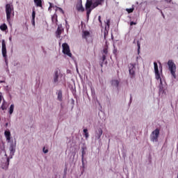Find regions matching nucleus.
Masks as SVG:
<instances>
[{"label": "nucleus", "instance_id": "nucleus-1", "mask_svg": "<svg viewBox=\"0 0 178 178\" xmlns=\"http://www.w3.org/2000/svg\"><path fill=\"white\" fill-rule=\"evenodd\" d=\"M154 66L156 79L159 80L160 82L159 91L160 92H162V91H163V86H162V78L161 77V73H159V70L158 69V63H156V62H154Z\"/></svg>", "mask_w": 178, "mask_h": 178}, {"label": "nucleus", "instance_id": "nucleus-2", "mask_svg": "<svg viewBox=\"0 0 178 178\" xmlns=\"http://www.w3.org/2000/svg\"><path fill=\"white\" fill-rule=\"evenodd\" d=\"M13 6L9 3L6 5V15L7 22L10 23V17H12V13H13Z\"/></svg>", "mask_w": 178, "mask_h": 178}, {"label": "nucleus", "instance_id": "nucleus-3", "mask_svg": "<svg viewBox=\"0 0 178 178\" xmlns=\"http://www.w3.org/2000/svg\"><path fill=\"white\" fill-rule=\"evenodd\" d=\"M13 155H15V149L13 148V147H12L10 149V156L7 157V160H6L7 163H3L1 165V168L4 169V170H7L8 168L9 167V162L10 159H12Z\"/></svg>", "mask_w": 178, "mask_h": 178}, {"label": "nucleus", "instance_id": "nucleus-4", "mask_svg": "<svg viewBox=\"0 0 178 178\" xmlns=\"http://www.w3.org/2000/svg\"><path fill=\"white\" fill-rule=\"evenodd\" d=\"M168 65L172 76L174 77V79H176V64H175L173 60H169Z\"/></svg>", "mask_w": 178, "mask_h": 178}, {"label": "nucleus", "instance_id": "nucleus-5", "mask_svg": "<svg viewBox=\"0 0 178 178\" xmlns=\"http://www.w3.org/2000/svg\"><path fill=\"white\" fill-rule=\"evenodd\" d=\"M87 19H90V14L92 10V0H87L86 3Z\"/></svg>", "mask_w": 178, "mask_h": 178}, {"label": "nucleus", "instance_id": "nucleus-6", "mask_svg": "<svg viewBox=\"0 0 178 178\" xmlns=\"http://www.w3.org/2000/svg\"><path fill=\"white\" fill-rule=\"evenodd\" d=\"M158 138H159V129H156L154 131H153L150 135V140L153 143L158 142Z\"/></svg>", "mask_w": 178, "mask_h": 178}, {"label": "nucleus", "instance_id": "nucleus-7", "mask_svg": "<svg viewBox=\"0 0 178 178\" xmlns=\"http://www.w3.org/2000/svg\"><path fill=\"white\" fill-rule=\"evenodd\" d=\"M63 47V54L64 55H67L70 58H72V54L70 53V47H69V44L67 43H63L62 44Z\"/></svg>", "mask_w": 178, "mask_h": 178}, {"label": "nucleus", "instance_id": "nucleus-8", "mask_svg": "<svg viewBox=\"0 0 178 178\" xmlns=\"http://www.w3.org/2000/svg\"><path fill=\"white\" fill-rule=\"evenodd\" d=\"M129 72L131 77L133 79L136 76V64L130 63L129 65Z\"/></svg>", "mask_w": 178, "mask_h": 178}, {"label": "nucleus", "instance_id": "nucleus-9", "mask_svg": "<svg viewBox=\"0 0 178 178\" xmlns=\"http://www.w3.org/2000/svg\"><path fill=\"white\" fill-rule=\"evenodd\" d=\"M103 56L102 57V63H100L101 67H102V65L104 63V62H105V60H106V55H108V46H106L104 49H103Z\"/></svg>", "mask_w": 178, "mask_h": 178}, {"label": "nucleus", "instance_id": "nucleus-10", "mask_svg": "<svg viewBox=\"0 0 178 178\" xmlns=\"http://www.w3.org/2000/svg\"><path fill=\"white\" fill-rule=\"evenodd\" d=\"M103 133L104 131H102V128L97 129V130L95 131V138H97V140H99Z\"/></svg>", "mask_w": 178, "mask_h": 178}, {"label": "nucleus", "instance_id": "nucleus-11", "mask_svg": "<svg viewBox=\"0 0 178 178\" xmlns=\"http://www.w3.org/2000/svg\"><path fill=\"white\" fill-rule=\"evenodd\" d=\"M62 33H63V28L60 27V26H58L56 34L57 35V38H60V34H62Z\"/></svg>", "mask_w": 178, "mask_h": 178}, {"label": "nucleus", "instance_id": "nucleus-12", "mask_svg": "<svg viewBox=\"0 0 178 178\" xmlns=\"http://www.w3.org/2000/svg\"><path fill=\"white\" fill-rule=\"evenodd\" d=\"M90 34L88 31H83V33H82V38H83L84 40H86V41H87V38H88V37H90Z\"/></svg>", "mask_w": 178, "mask_h": 178}, {"label": "nucleus", "instance_id": "nucleus-13", "mask_svg": "<svg viewBox=\"0 0 178 178\" xmlns=\"http://www.w3.org/2000/svg\"><path fill=\"white\" fill-rule=\"evenodd\" d=\"M76 9L78 12H84V7H83L82 3L77 4L76 6Z\"/></svg>", "mask_w": 178, "mask_h": 178}, {"label": "nucleus", "instance_id": "nucleus-14", "mask_svg": "<svg viewBox=\"0 0 178 178\" xmlns=\"http://www.w3.org/2000/svg\"><path fill=\"white\" fill-rule=\"evenodd\" d=\"M5 137L7 141H10V131H5L4 132Z\"/></svg>", "mask_w": 178, "mask_h": 178}, {"label": "nucleus", "instance_id": "nucleus-15", "mask_svg": "<svg viewBox=\"0 0 178 178\" xmlns=\"http://www.w3.org/2000/svg\"><path fill=\"white\" fill-rule=\"evenodd\" d=\"M34 3H35L38 8H42V0H34Z\"/></svg>", "mask_w": 178, "mask_h": 178}, {"label": "nucleus", "instance_id": "nucleus-16", "mask_svg": "<svg viewBox=\"0 0 178 178\" xmlns=\"http://www.w3.org/2000/svg\"><path fill=\"white\" fill-rule=\"evenodd\" d=\"M51 21H52V23H54V24H58V15H56V14H54L51 17Z\"/></svg>", "mask_w": 178, "mask_h": 178}, {"label": "nucleus", "instance_id": "nucleus-17", "mask_svg": "<svg viewBox=\"0 0 178 178\" xmlns=\"http://www.w3.org/2000/svg\"><path fill=\"white\" fill-rule=\"evenodd\" d=\"M58 97H57V99H58L60 101V102H62V98H63V95H62V90H58L56 92Z\"/></svg>", "mask_w": 178, "mask_h": 178}, {"label": "nucleus", "instance_id": "nucleus-18", "mask_svg": "<svg viewBox=\"0 0 178 178\" xmlns=\"http://www.w3.org/2000/svg\"><path fill=\"white\" fill-rule=\"evenodd\" d=\"M58 80H59V75H58V71H56L54 74V83H58Z\"/></svg>", "mask_w": 178, "mask_h": 178}, {"label": "nucleus", "instance_id": "nucleus-19", "mask_svg": "<svg viewBox=\"0 0 178 178\" xmlns=\"http://www.w3.org/2000/svg\"><path fill=\"white\" fill-rule=\"evenodd\" d=\"M32 22H33V24L35 25V10H33L32 12Z\"/></svg>", "mask_w": 178, "mask_h": 178}, {"label": "nucleus", "instance_id": "nucleus-20", "mask_svg": "<svg viewBox=\"0 0 178 178\" xmlns=\"http://www.w3.org/2000/svg\"><path fill=\"white\" fill-rule=\"evenodd\" d=\"M0 29L1 31H6V30H8V26H6V24H3L0 26Z\"/></svg>", "mask_w": 178, "mask_h": 178}, {"label": "nucleus", "instance_id": "nucleus-21", "mask_svg": "<svg viewBox=\"0 0 178 178\" xmlns=\"http://www.w3.org/2000/svg\"><path fill=\"white\" fill-rule=\"evenodd\" d=\"M1 51H2V55L3 58L6 59V58H8V56L6 55V49H1Z\"/></svg>", "mask_w": 178, "mask_h": 178}, {"label": "nucleus", "instance_id": "nucleus-22", "mask_svg": "<svg viewBox=\"0 0 178 178\" xmlns=\"http://www.w3.org/2000/svg\"><path fill=\"white\" fill-rule=\"evenodd\" d=\"M14 110H15V104H11L9 108L10 115H12V113H13Z\"/></svg>", "mask_w": 178, "mask_h": 178}, {"label": "nucleus", "instance_id": "nucleus-23", "mask_svg": "<svg viewBox=\"0 0 178 178\" xmlns=\"http://www.w3.org/2000/svg\"><path fill=\"white\" fill-rule=\"evenodd\" d=\"M112 85L115 86V87H119V81L118 80H113Z\"/></svg>", "mask_w": 178, "mask_h": 178}, {"label": "nucleus", "instance_id": "nucleus-24", "mask_svg": "<svg viewBox=\"0 0 178 178\" xmlns=\"http://www.w3.org/2000/svg\"><path fill=\"white\" fill-rule=\"evenodd\" d=\"M83 133H84V136H85L86 138H88L89 136H90L88 134V129H83Z\"/></svg>", "mask_w": 178, "mask_h": 178}, {"label": "nucleus", "instance_id": "nucleus-25", "mask_svg": "<svg viewBox=\"0 0 178 178\" xmlns=\"http://www.w3.org/2000/svg\"><path fill=\"white\" fill-rule=\"evenodd\" d=\"M126 10L128 13H133V12H134V5L132 6L131 8H127Z\"/></svg>", "mask_w": 178, "mask_h": 178}, {"label": "nucleus", "instance_id": "nucleus-26", "mask_svg": "<svg viewBox=\"0 0 178 178\" xmlns=\"http://www.w3.org/2000/svg\"><path fill=\"white\" fill-rule=\"evenodd\" d=\"M1 109L2 111H6V109H8V106H6V103H5V102L1 105Z\"/></svg>", "mask_w": 178, "mask_h": 178}, {"label": "nucleus", "instance_id": "nucleus-27", "mask_svg": "<svg viewBox=\"0 0 178 178\" xmlns=\"http://www.w3.org/2000/svg\"><path fill=\"white\" fill-rule=\"evenodd\" d=\"M81 157H82V159H84V155H86V150L84 149V147H82V152H81Z\"/></svg>", "mask_w": 178, "mask_h": 178}, {"label": "nucleus", "instance_id": "nucleus-28", "mask_svg": "<svg viewBox=\"0 0 178 178\" xmlns=\"http://www.w3.org/2000/svg\"><path fill=\"white\" fill-rule=\"evenodd\" d=\"M2 49H6V43L5 42V40H2Z\"/></svg>", "mask_w": 178, "mask_h": 178}, {"label": "nucleus", "instance_id": "nucleus-29", "mask_svg": "<svg viewBox=\"0 0 178 178\" xmlns=\"http://www.w3.org/2000/svg\"><path fill=\"white\" fill-rule=\"evenodd\" d=\"M105 30L106 31L104 33V40H106V37L108 35V31H106V27L105 28Z\"/></svg>", "mask_w": 178, "mask_h": 178}, {"label": "nucleus", "instance_id": "nucleus-30", "mask_svg": "<svg viewBox=\"0 0 178 178\" xmlns=\"http://www.w3.org/2000/svg\"><path fill=\"white\" fill-rule=\"evenodd\" d=\"M106 25L107 26L108 29H109V27L111 26V20L110 19L106 20Z\"/></svg>", "mask_w": 178, "mask_h": 178}, {"label": "nucleus", "instance_id": "nucleus-31", "mask_svg": "<svg viewBox=\"0 0 178 178\" xmlns=\"http://www.w3.org/2000/svg\"><path fill=\"white\" fill-rule=\"evenodd\" d=\"M43 152L44 154H48V149H45V147H43Z\"/></svg>", "mask_w": 178, "mask_h": 178}, {"label": "nucleus", "instance_id": "nucleus-32", "mask_svg": "<svg viewBox=\"0 0 178 178\" xmlns=\"http://www.w3.org/2000/svg\"><path fill=\"white\" fill-rule=\"evenodd\" d=\"M136 24H137V23L134 22H130V26H134Z\"/></svg>", "mask_w": 178, "mask_h": 178}, {"label": "nucleus", "instance_id": "nucleus-33", "mask_svg": "<svg viewBox=\"0 0 178 178\" xmlns=\"http://www.w3.org/2000/svg\"><path fill=\"white\" fill-rule=\"evenodd\" d=\"M60 12H61V13H65V11H63V10L61 8H58Z\"/></svg>", "mask_w": 178, "mask_h": 178}, {"label": "nucleus", "instance_id": "nucleus-34", "mask_svg": "<svg viewBox=\"0 0 178 178\" xmlns=\"http://www.w3.org/2000/svg\"><path fill=\"white\" fill-rule=\"evenodd\" d=\"M165 2H167L168 3H170L172 2V0H165Z\"/></svg>", "mask_w": 178, "mask_h": 178}, {"label": "nucleus", "instance_id": "nucleus-35", "mask_svg": "<svg viewBox=\"0 0 178 178\" xmlns=\"http://www.w3.org/2000/svg\"><path fill=\"white\" fill-rule=\"evenodd\" d=\"M98 20H99V23H102V22L101 21V16L98 17Z\"/></svg>", "mask_w": 178, "mask_h": 178}, {"label": "nucleus", "instance_id": "nucleus-36", "mask_svg": "<svg viewBox=\"0 0 178 178\" xmlns=\"http://www.w3.org/2000/svg\"><path fill=\"white\" fill-rule=\"evenodd\" d=\"M49 9H51V8H52V3H49Z\"/></svg>", "mask_w": 178, "mask_h": 178}, {"label": "nucleus", "instance_id": "nucleus-37", "mask_svg": "<svg viewBox=\"0 0 178 178\" xmlns=\"http://www.w3.org/2000/svg\"><path fill=\"white\" fill-rule=\"evenodd\" d=\"M137 45H138V51H139L140 50V42H138Z\"/></svg>", "mask_w": 178, "mask_h": 178}, {"label": "nucleus", "instance_id": "nucleus-38", "mask_svg": "<svg viewBox=\"0 0 178 178\" xmlns=\"http://www.w3.org/2000/svg\"><path fill=\"white\" fill-rule=\"evenodd\" d=\"M1 101H2V96L0 95V104H1Z\"/></svg>", "mask_w": 178, "mask_h": 178}, {"label": "nucleus", "instance_id": "nucleus-39", "mask_svg": "<svg viewBox=\"0 0 178 178\" xmlns=\"http://www.w3.org/2000/svg\"><path fill=\"white\" fill-rule=\"evenodd\" d=\"M9 41H10V42L12 41V37L9 38Z\"/></svg>", "mask_w": 178, "mask_h": 178}, {"label": "nucleus", "instance_id": "nucleus-40", "mask_svg": "<svg viewBox=\"0 0 178 178\" xmlns=\"http://www.w3.org/2000/svg\"><path fill=\"white\" fill-rule=\"evenodd\" d=\"M159 67H161V69H162V65H161V63H160Z\"/></svg>", "mask_w": 178, "mask_h": 178}, {"label": "nucleus", "instance_id": "nucleus-41", "mask_svg": "<svg viewBox=\"0 0 178 178\" xmlns=\"http://www.w3.org/2000/svg\"><path fill=\"white\" fill-rule=\"evenodd\" d=\"M131 99H132V97H131H131H130V101H131Z\"/></svg>", "mask_w": 178, "mask_h": 178}, {"label": "nucleus", "instance_id": "nucleus-42", "mask_svg": "<svg viewBox=\"0 0 178 178\" xmlns=\"http://www.w3.org/2000/svg\"><path fill=\"white\" fill-rule=\"evenodd\" d=\"M5 156H7V157H8V154H5Z\"/></svg>", "mask_w": 178, "mask_h": 178}, {"label": "nucleus", "instance_id": "nucleus-43", "mask_svg": "<svg viewBox=\"0 0 178 178\" xmlns=\"http://www.w3.org/2000/svg\"><path fill=\"white\" fill-rule=\"evenodd\" d=\"M161 72L162 73V70H161Z\"/></svg>", "mask_w": 178, "mask_h": 178}, {"label": "nucleus", "instance_id": "nucleus-44", "mask_svg": "<svg viewBox=\"0 0 178 178\" xmlns=\"http://www.w3.org/2000/svg\"><path fill=\"white\" fill-rule=\"evenodd\" d=\"M177 178H178V177H177Z\"/></svg>", "mask_w": 178, "mask_h": 178}]
</instances>
